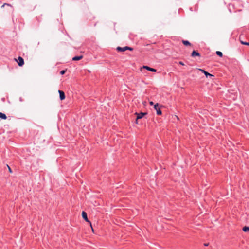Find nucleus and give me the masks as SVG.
I'll return each mask as SVG.
<instances>
[{
  "label": "nucleus",
  "instance_id": "nucleus-8",
  "mask_svg": "<svg viewBox=\"0 0 249 249\" xmlns=\"http://www.w3.org/2000/svg\"><path fill=\"white\" fill-rule=\"evenodd\" d=\"M191 56L192 57L200 56V54L198 52H196V51H193L192 53Z\"/></svg>",
  "mask_w": 249,
  "mask_h": 249
},
{
  "label": "nucleus",
  "instance_id": "nucleus-21",
  "mask_svg": "<svg viewBox=\"0 0 249 249\" xmlns=\"http://www.w3.org/2000/svg\"><path fill=\"white\" fill-rule=\"evenodd\" d=\"M204 245H205V246H208V244H204Z\"/></svg>",
  "mask_w": 249,
  "mask_h": 249
},
{
  "label": "nucleus",
  "instance_id": "nucleus-15",
  "mask_svg": "<svg viewBox=\"0 0 249 249\" xmlns=\"http://www.w3.org/2000/svg\"><path fill=\"white\" fill-rule=\"evenodd\" d=\"M240 42L242 44L249 46V42H244L242 40L240 41Z\"/></svg>",
  "mask_w": 249,
  "mask_h": 249
},
{
  "label": "nucleus",
  "instance_id": "nucleus-7",
  "mask_svg": "<svg viewBox=\"0 0 249 249\" xmlns=\"http://www.w3.org/2000/svg\"><path fill=\"white\" fill-rule=\"evenodd\" d=\"M83 57V55L75 56L72 58V60L73 61H78L82 59Z\"/></svg>",
  "mask_w": 249,
  "mask_h": 249
},
{
  "label": "nucleus",
  "instance_id": "nucleus-3",
  "mask_svg": "<svg viewBox=\"0 0 249 249\" xmlns=\"http://www.w3.org/2000/svg\"><path fill=\"white\" fill-rule=\"evenodd\" d=\"M82 218L87 222H89L90 224V225L91 226V223L90 222V221L89 220L87 216V214L85 211H82Z\"/></svg>",
  "mask_w": 249,
  "mask_h": 249
},
{
  "label": "nucleus",
  "instance_id": "nucleus-19",
  "mask_svg": "<svg viewBox=\"0 0 249 249\" xmlns=\"http://www.w3.org/2000/svg\"><path fill=\"white\" fill-rule=\"evenodd\" d=\"M150 103V104L151 105H153L154 104L153 102H152V101L150 102V103Z\"/></svg>",
  "mask_w": 249,
  "mask_h": 249
},
{
  "label": "nucleus",
  "instance_id": "nucleus-5",
  "mask_svg": "<svg viewBox=\"0 0 249 249\" xmlns=\"http://www.w3.org/2000/svg\"><path fill=\"white\" fill-rule=\"evenodd\" d=\"M58 93L59 94V98L61 100H63L65 98V95L62 90H59Z\"/></svg>",
  "mask_w": 249,
  "mask_h": 249
},
{
  "label": "nucleus",
  "instance_id": "nucleus-9",
  "mask_svg": "<svg viewBox=\"0 0 249 249\" xmlns=\"http://www.w3.org/2000/svg\"><path fill=\"white\" fill-rule=\"evenodd\" d=\"M137 114V119H139L142 118L144 115L146 114L145 113H136Z\"/></svg>",
  "mask_w": 249,
  "mask_h": 249
},
{
  "label": "nucleus",
  "instance_id": "nucleus-10",
  "mask_svg": "<svg viewBox=\"0 0 249 249\" xmlns=\"http://www.w3.org/2000/svg\"><path fill=\"white\" fill-rule=\"evenodd\" d=\"M0 118L5 120L7 119V116L4 113L0 112Z\"/></svg>",
  "mask_w": 249,
  "mask_h": 249
},
{
  "label": "nucleus",
  "instance_id": "nucleus-13",
  "mask_svg": "<svg viewBox=\"0 0 249 249\" xmlns=\"http://www.w3.org/2000/svg\"><path fill=\"white\" fill-rule=\"evenodd\" d=\"M243 231L245 232L249 231V227L247 226L244 227L243 228Z\"/></svg>",
  "mask_w": 249,
  "mask_h": 249
},
{
  "label": "nucleus",
  "instance_id": "nucleus-2",
  "mask_svg": "<svg viewBox=\"0 0 249 249\" xmlns=\"http://www.w3.org/2000/svg\"><path fill=\"white\" fill-rule=\"evenodd\" d=\"M17 61L18 63V65L19 66H22L24 64V61L23 58L20 56H19L18 58V60H17Z\"/></svg>",
  "mask_w": 249,
  "mask_h": 249
},
{
  "label": "nucleus",
  "instance_id": "nucleus-14",
  "mask_svg": "<svg viewBox=\"0 0 249 249\" xmlns=\"http://www.w3.org/2000/svg\"><path fill=\"white\" fill-rule=\"evenodd\" d=\"M216 53L218 56H219L220 57H222L223 56V54H222V52H221L220 51H216Z\"/></svg>",
  "mask_w": 249,
  "mask_h": 249
},
{
  "label": "nucleus",
  "instance_id": "nucleus-11",
  "mask_svg": "<svg viewBox=\"0 0 249 249\" xmlns=\"http://www.w3.org/2000/svg\"><path fill=\"white\" fill-rule=\"evenodd\" d=\"M200 71H202L206 76H213V75H212L211 74L209 73V72L205 71L204 70L200 69Z\"/></svg>",
  "mask_w": 249,
  "mask_h": 249
},
{
  "label": "nucleus",
  "instance_id": "nucleus-16",
  "mask_svg": "<svg viewBox=\"0 0 249 249\" xmlns=\"http://www.w3.org/2000/svg\"><path fill=\"white\" fill-rule=\"evenodd\" d=\"M66 71H67V69H65V70H62V71H60V74L61 75H63V74H64L66 73Z\"/></svg>",
  "mask_w": 249,
  "mask_h": 249
},
{
  "label": "nucleus",
  "instance_id": "nucleus-1",
  "mask_svg": "<svg viewBox=\"0 0 249 249\" xmlns=\"http://www.w3.org/2000/svg\"><path fill=\"white\" fill-rule=\"evenodd\" d=\"M116 49L119 52H124L126 50L132 51L133 48L130 47L125 46L124 47H117Z\"/></svg>",
  "mask_w": 249,
  "mask_h": 249
},
{
  "label": "nucleus",
  "instance_id": "nucleus-6",
  "mask_svg": "<svg viewBox=\"0 0 249 249\" xmlns=\"http://www.w3.org/2000/svg\"><path fill=\"white\" fill-rule=\"evenodd\" d=\"M143 69H145L146 70L149 71H152V72H156V70L154 69V68H150L148 66H143Z\"/></svg>",
  "mask_w": 249,
  "mask_h": 249
},
{
  "label": "nucleus",
  "instance_id": "nucleus-17",
  "mask_svg": "<svg viewBox=\"0 0 249 249\" xmlns=\"http://www.w3.org/2000/svg\"><path fill=\"white\" fill-rule=\"evenodd\" d=\"M8 169V171L10 173H12V170L11 169V168H10V167L8 165H6Z\"/></svg>",
  "mask_w": 249,
  "mask_h": 249
},
{
  "label": "nucleus",
  "instance_id": "nucleus-12",
  "mask_svg": "<svg viewBox=\"0 0 249 249\" xmlns=\"http://www.w3.org/2000/svg\"><path fill=\"white\" fill-rule=\"evenodd\" d=\"M182 43L184 45L186 46H190L191 45V43L187 40H182Z\"/></svg>",
  "mask_w": 249,
  "mask_h": 249
},
{
  "label": "nucleus",
  "instance_id": "nucleus-4",
  "mask_svg": "<svg viewBox=\"0 0 249 249\" xmlns=\"http://www.w3.org/2000/svg\"><path fill=\"white\" fill-rule=\"evenodd\" d=\"M154 108L156 110L157 114L158 115H160L162 114V112L160 108L158 107V104H156L154 105Z\"/></svg>",
  "mask_w": 249,
  "mask_h": 249
},
{
  "label": "nucleus",
  "instance_id": "nucleus-20",
  "mask_svg": "<svg viewBox=\"0 0 249 249\" xmlns=\"http://www.w3.org/2000/svg\"><path fill=\"white\" fill-rule=\"evenodd\" d=\"M19 100H20V101H21V102H22V101H23V100H22V98H21V97H20V98H19Z\"/></svg>",
  "mask_w": 249,
  "mask_h": 249
},
{
  "label": "nucleus",
  "instance_id": "nucleus-18",
  "mask_svg": "<svg viewBox=\"0 0 249 249\" xmlns=\"http://www.w3.org/2000/svg\"><path fill=\"white\" fill-rule=\"evenodd\" d=\"M179 64L181 65H184V63L182 61L179 62Z\"/></svg>",
  "mask_w": 249,
  "mask_h": 249
}]
</instances>
